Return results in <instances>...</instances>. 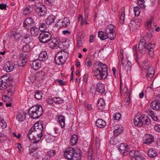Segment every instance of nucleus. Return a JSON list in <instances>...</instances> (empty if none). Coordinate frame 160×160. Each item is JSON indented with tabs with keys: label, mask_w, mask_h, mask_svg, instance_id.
I'll list each match as a JSON object with an SVG mask.
<instances>
[{
	"label": "nucleus",
	"mask_w": 160,
	"mask_h": 160,
	"mask_svg": "<svg viewBox=\"0 0 160 160\" xmlns=\"http://www.w3.org/2000/svg\"><path fill=\"white\" fill-rule=\"evenodd\" d=\"M65 119L64 117L62 115L58 118V122L62 128H63L65 125Z\"/></svg>",
	"instance_id": "32"
},
{
	"label": "nucleus",
	"mask_w": 160,
	"mask_h": 160,
	"mask_svg": "<svg viewBox=\"0 0 160 160\" xmlns=\"http://www.w3.org/2000/svg\"><path fill=\"white\" fill-rule=\"evenodd\" d=\"M53 42H54L55 48H57L58 47H59V45L60 44L61 41L58 38H54L53 40H52Z\"/></svg>",
	"instance_id": "45"
},
{
	"label": "nucleus",
	"mask_w": 160,
	"mask_h": 160,
	"mask_svg": "<svg viewBox=\"0 0 160 160\" xmlns=\"http://www.w3.org/2000/svg\"><path fill=\"white\" fill-rule=\"evenodd\" d=\"M96 90L98 92L101 94L104 93L105 89L104 84L100 82H99L97 84Z\"/></svg>",
	"instance_id": "22"
},
{
	"label": "nucleus",
	"mask_w": 160,
	"mask_h": 160,
	"mask_svg": "<svg viewBox=\"0 0 160 160\" xmlns=\"http://www.w3.org/2000/svg\"><path fill=\"white\" fill-rule=\"evenodd\" d=\"M78 140V136L76 134L73 135L70 139V143L72 146H74L77 143Z\"/></svg>",
	"instance_id": "37"
},
{
	"label": "nucleus",
	"mask_w": 160,
	"mask_h": 160,
	"mask_svg": "<svg viewBox=\"0 0 160 160\" xmlns=\"http://www.w3.org/2000/svg\"><path fill=\"white\" fill-rule=\"evenodd\" d=\"M52 132L49 133L47 135H45V138L46 141L48 143H51L55 140V134L58 133L59 131H52Z\"/></svg>",
	"instance_id": "8"
},
{
	"label": "nucleus",
	"mask_w": 160,
	"mask_h": 160,
	"mask_svg": "<svg viewBox=\"0 0 160 160\" xmlns=\"http://www.w3.org/2000/svg\"><path fill=\"white\" fill-rule=\"evenodd\" d=\"M151 107L155 110L160 111V102L156 101H153L151 103Z\"/></svg>",
	"instance_id": "24"
},
{
	"label": "nucleus",
	"mask_w": 160,
	"mask_h": 160,
	"mask_svg": "<svg viewBox=\"0 0 160 160\" xmlns=\"http://www.w3.org/2000/svg\"><path fill=\"white\" fill-rule=\"evenodd\" d=\"M72 157V158L70 160H80L81 154L79 153H74Z\"/></svg>",
	"instance_id": "44"
},
{
	"label": "nucleus",
	"mask_w": 160,
	"mask_h": 160,
	"mask_svg": "<svg viewBox=\"0 0 160 160\" xmlns=\"http://www.w3.org/2000/svg\"><path fill=\"white\" fill-rule=\"evenodd\" d=\"M146 44V41L144 39H141L138 44L139 50L142 54L145 53L147 51Z\"/></svg>",
	"instance_id": "14"
},
{
	"label": "nucleus",
	"mask_w": 160,
	"mask_h": 160,
	"mask_svg": "<svg viewBox=\"0 0 160 160\" xmlns=\"http://www.w3.org/2000/svg\"><path fill=\"white\" fill-rule=\"evenodd\" d=\"M28 61V59L25 55L22 53H20L19 55V60L18 61V64L20 67L24 66Z\"/></svg>",
	"instance_id": "12"
},
{
	"label": "nucleus",
	"mask_w": 160,
	"mask_h": 160,
	"mask_svg": "<svg viewBox=\"0 0 160 160\" xmlns=\"http://www.w3.org/2000/svg\"><path fill=\"white\" fill-rule=\"evenodd\" d=\"M10 85L8 84L7 82H4L0 79V90H4Z\"/></svg>",
	"instance_id": "33"
},
{
	"label": "nucleus",
	"mask_w": 160,
	"mask_h": 160,
	"mask_svg": "<svg viewBox=\"0 0 160 160\" xmlns=\"http://www.w3.org/2000/svg\"><path fill=\"white\" fill-rule=\"evenodd\" d=\"M32 8L30 6L26 7L23 12V13L24 15H26L30 13L32 11Z\"/></svg>",
	"instance_id": "40"
},
{
	"label": "nucleus",
	"mask_w": 160,
	"mask_h": 160,
	"mask_svg": "<svg viewBox=\"0 0 160 160\" xmlns=\"http://www.w3.org/2000/svg\"><path fill=\"white\" fill-rule=\"evenodd\" d=\"M53 37L52 38H51L50 39V40H49V41L48 42H49V43H48L49 46L50 48L52 49L55 48V46L54 42H53Z\"/></svg>",
	"instance_id": "55"
},
{
	"label": "nucleus",
	"mask_w": 160,
	"mask_h": 160,
	"mask_svg": "<svg viewBox=\"0 0 160 160\" xmlns=\"http://www.w3.org/2000/svg\"><path fill=\"white\" fill-rule=\"evenodd\" d=\"M26 114L23 113H19L17 115V119L19 121L22 122L25 119Z\"/></svg>",
	"instance_id": "39"
},
{
	"label": "nucleus",
	"mask_w": 160,
	"mask_h": 160,
	"mask_svg": "<svg viewBox=\"0 0 160 160\" xmlns=\"http://www.w3.org/2000/svg\"><path fill=\"white\" fill-rule=\"evenodd\" d=\"M55 19V18L53 16H49L46 20V23L47 25H50L53 23Z\"/></svg>",
	"instance_id": "38"
},
{
	"label": "nucleus",
	"mask_w": 160,
	"mask_h": 160,
	"mask_svg": "<svg viewBox=\"0 0 160 160\" xmlns=\"http://www.w3.org/2000/svg\"><path fill=\"white\" fill-rule=\"evenodd\" d=\"M47 26L45 23H41L40 24L39 28L41 31H44L46 29Z\"/></svg>",
	"instance_id": "59"
},
{
	"label": "nucleus",
	"mask_w": 160,
	"mask_h": 160,
	"mask_svg": "<svg viewBox=\"0 0 160 160\" xmlns=\"http://www.w3.org/2000/svg\"><path fill=\"white\" fill-rule=\"evenodd\" d=\"M96 125L99 128H104L106 125L105 121L101 119H98L96 122Z\"/></svg>",
	"instance_id": "25"
},
{
	"label": "nucleus",
	"mask_w": 160,
	"mask_h": 160,
	"mask_svg": "<svg viewBox=\"0 0 160 160\" xmlns=\"http://www.w3.org/2000/svg\"><path fill=\"white\" fill-rule=\"evenodd\" d=\"M30 32L31 34L33 36H36L38 35L39 32V30L36 27H32L31 28Z\"/></svg>",
	"instance_id": "34"
},
{
	"label": "nucleus",
	"mask_w": 160,
	"mask_h": 160,
	"mask_svg": "<svg viewBox=\"0 0 160 160\" xmlns=\"http://www.w3.org/2000/svg\"><path fill=\"white\" fill-rule=\"evenodd\" d=\"M0 79L4 82H7L8 84L11 85V81L9 74H6L2 76Z\"/></svg>",
	"instance_id": "31"
},
{
	"label": "nucleus",
	"mask_w": 160,
	"mask_h": 160,
	"mask_svg": "<svg viewBox=\"0 0 160 160\" xmlns=\"http://www.w3.org/2000/svg\"><path fill=\"white\" fill-rule=\"evenodd\" d=\"M36 135V131H29L27 136L29 140L32 141L33 137Z\"/></svg>",
	"instance_id": "30"
},
{
	"label": "nucleus",
	"mask_w": 160,
	"mask_h": 160,
	"mask_svg": "<svg viewBox=\"0 0 160 160\" xmlns=\"http://www.w3.org/2000/svg\"><path fill=\"white\" fill-rule=\"evenodd\" d=\"M154 140V137L150 134H146L143 138V143L149 145L151 144Z\"/></svg>",
	"instance_id": "11"
},
{
	"label": "nucleus",
	"mask_w": 160,
	"mask_h": 160,
	"mask_svg": "<svg viewBox=\"0 0 160 160\" xmlns=\"http://www.w3.org/2000/svg\"><path fill=\"white\" fill-rule=\"evenodd\" d=\"M93 150L92 147L91 146L89 148L88 152V160H93L92 157Z\"/></svg>",
	"instance_id": "41"
},
{
	"label": "nucleus",
	"mask_w": 160,
	"mask_h": 160,
	"mask_svg": "<svg viewBox=\"0 0 160 160\" xmlns=\"http://www.w3.org/2000/svg\"><path fill=\"white\" fill-rule=\"evenodd\" d=\"M155 47V45L151 43H149L146 47L147 51H148V54L150 56L152 57L154 55L153 48Z\"/></svg>",
	"instance_id": "21"
},
{
	"label": "nucleus",
	"mask_w": 160,
	"mask_h": 160,
	"mask_svg": "<svg viewBox=\"0 0 160 160\" xmlns=\"http://www.w3.org/2000/svg\"><path fill=\"white\" fill-rule=\"evenodd\" d=\"M126 154V155L127 154H129L132 157L131 160L137 159L138 158H144L139 152L135 150L130 151L129 152L128 151V152Z\"/></svg>",
	"instance_id": "6"
},
{
	"label": "nucleus",
	"mask_w": 160,
	"mask_h": 160,
	"mask_svg": "<svg viewBox=\"0 0 160 160\" xmlns=\"http://www.w3.org/2000/svg\"><path fill=\"white\" fill-rule=\"evenodd\" d=\"M140 22L138 19H136L133 21L132 20L131 22L128 24V27L130 30L132 31L137 29L140 25Z\"/></svg>",
	"instance_id": "10"
},
{
	"label": "nucleus",
	"mask_w": 160,
	"mask_h": 160,
	"mask_svg": "<svg viewBox=\"0 0 160 160\" xmlns=\"http://www.w3.org/2000/svg\"><path fill=\"white\" fill-rule=\"evenodd\" d=\"M118 149L120 153L123 154V156H125L126 154L128 152V148L127 145H125L124 143L120 144Z\"/></svg>",
	"instance_id": "17"
},
{
	"label": "nucleus",
	"mask_w": 160,
	"mask_h": 160,
	"mask_svg": "<svg viewBox=\"0 0 160 160\" xmlns=\"http://www.w3.org/2000/svg\"><path fill=\"white\" fill-rule=\"evenodd\" d=\"M52 36L51 34L49 32H44L40 34L38 39L41 42L46 43L50 40Z\"/></svg>",
	"instance_id": "5"
},
{
	"label": "nucleus",
	"mask_w": 160,
	"mask_h": 160,
	"mask_svg": "<svg viewBox=\"0 0 160 160\" xmlns=\"http://www.w3.org/2000/svg\"><path fill=\"white\" fill-rule=\"evenodd\" d=\"M34 25V22L31 18H27L23 23V26L25 28L29 29Z\"/></svg>",
	"instance_id": "15"
},
{
	"label": "nucleus",
	"mask_w": 160,
	"mask_h": 160,
	"mask_svg": "<svg viewBox=\"0 0 160 160\" xmlns=\"http://www.w3.org/2000/svg\"><path fill=\"white\" fill-rule=\"evenodd\" d=\"M85 65L88 67H90L92 65V62L89 59L87 58L85 60Z\"/></svg>",
	"instance_id": "58"
},
{
	"label": "nucleus",
	"mask_w": 160,
	"mask_h": 160,
	"mask_svg": "<svg viewBox=\"0 0 160 160\" xmlns=\"http://www.w3.org/2000/svg\"><path fill=\"white\" fill-rule=\"evenodd\" d=\"M130 99V92H128L127 94L126 97L125 99V101L126 102L129 103Z\"/></svg>",
	"instance_id": "61"
},
{
	"label": "nucleus",
	"mask_w": 160,
	"mask_h": 160,
	"mask_svg": "<svg viewBox=\"0 0 160 160\" xmlns=\"http://www.w3.org/2000/svg\"><path fill=\"white\" fill-rule=\"evenodd\" d=\"M56 153V151L53 150H50L47 152V155L50 157H54Z\"/></svg>",
	"instance_id": "52"
},
{
	"label": "nucleus",
	"mask_w": 160,
	"mask_h": 160,
	"mask_svg": "<svg viewBox=\"0 0 160 160\" xmlns=\"http://www.w3.org/2000/svg\"><path fill=\"white\" fill-rule=\"evenodd\" d=\"M138 3L140 7L142 8H145L144 1L142 0H139L138 1Z\"/></svg>",
	"instance_id": "62"
},
{
	"label": "nucleus",
	"mask_w": 160,
	"mask_h": 160,
	"mask_svg": "<svg viewBox=\"0 0 160 160\" xmlns=\"http://www.w3.org/2000/svg\"><path fill=\"white\" fill-rule=\"evenodd\" d=\"M14 68L13 63L11 62H7L6 65L3 67V69L8 72H9L12 71Z\"/></svg>",
	"instance_id": "23"
},
{
	"label": "nucleus",
	"mask_w": 160,
	"mask_h": 160,
	"mask_svg": "<svg viewBox=\"0 0 160 160\" xmlns=\"http://www.w3.org/2000/svg\"><path fill=\"white\" fill-rule=\"evenodd\" d=\"M128 88L126 86L124 87V89L122 90V89L121 88H120V94H122L123 93H126L128 91Z\"/></svg>",
	"instance_id": "64"
},
{
	"label": "nucleus",
	"mask_w": 160,
	"mask_h": 160,
	"mask_svg": "<svg viewBox=\"0 0 160 160\" xmlns=\"http://www.w3.org/2000/svg\"><path fill=\"white\" fill-rule=\"evenodd\" d=\"M31 68L35 70H38L41 67V61L39 60H36L30 64Z\"/></svg>",
	"instance_id": "19"
},
{
	"label": "nucleus",
	"mask_w": 160,
	"mask_h": 160,
	"mask_svg": "<svg viewBox=\"0 0 160 160\" xmlns=\"http://www.w3.org/2000/svg\"><path fill=\"white\" fill-rule=\"evenodd\" d=\"M113 27L111 25V24H110L108 25L105 30V32H102V31H100L98 32V37L100 38L101 40H103L107 38H109L111 40H113L115 37V35H113L112 36H110V34L109 35L107 34H109V32L110 30H112Z\"/></svg>",
	"instance_id": "4"
},
{
	"label": "nucleus",
	"mask_w": 160,
	"mask_h": 160,
	"mask_svg": "<svg viewBox=\"0 0 160 160\" xmlns=\"http://www.w3.org/2000/svg\"><path fill=\"white\" fill-rule=\"evenodd\" d=\"M75 152V149L72 147H69L67 148L64 152V156L68 159L70 160L72 158Z\"/></svg>",
	"instance_id": "7"
},
{
	"label": "nucleus",
	"mask_w": 160,
	"mask_h": 160,
	"mask_svg": "<svg viewBox=\"0 0 160 160\" xmlns=\"http://www.w3.org/2000/svg\"><path fill=\"white\" fill-rule=\"evenodd\" d=\"M21 37V34L19 32H15L11 35V37L12 38H14L15 41H18Z\"/></svg>",
	"instance_id": "43"
},
{
	"label": "nucleus",
	"mask_w": 160,
	"mask_h": 160,
	"mask_svg": "<svg viewBox=\"0 0 160 160\" xmlns=\"http://www.w3.org/2000/svg\"><path fill=\"white\" fill-rule=\"evenodd\" d=\"M70 22L68 18H64L62 20H60L57 23L60 27H66L70 25Z\"/></svg>",
	"instance_id": "13"
},
{
	"label": "nucleus",
	"mask_w": 160,
	"mask_h": 160,
	"mask_svg": "<svg viewBox=\"0 0 160 160\" xmlns=\"http://www.w3.org/2000/svg\"><path fill=\"white\" fill-rule=\"evenodd\" d=\"M48 56L47 52L45 51L41 52L39 56V59L40 61H44L48 59Z\"/></svg>",
	"instance_id": "28"
},
{
	"label": "nucleus",
	"mask_w": 160,
	"mask_h": 160,
	"mask_svg": "<svg viewBox=\"0 0 160 160\" xmlns=\"http://www.w3.org/2000/svg\"><path fill=\"white\" fill-rule=\"evenodd\" d=\"M122 64V65L125 68V69L127 71H130L131 70L132 65L130 61H127L126 64L124 65V62H123L124 56L123 55L121 56Z\"/></svg>",
	"instance_id": "18"
},
{
	"label": "nucleus",
	"mask_w": 160,
	"mask_h": 160,
	"mask_svg": "<svg viewBox=\"0 0 160 160\" xmlns=\"http://www.w3.org/2000/svg\"><path fill=\"white\" fill-rule=\"evenodd\" d=\"M29 116L32 119H37L41 117L43 113L42 106L37 104L31 107L28 110Z\"/></svg>",
	"instance_id": "2"
},
{
	"label": "nucleus",
	"mask_w": 160,
	"mask_h": 160,
	"mask_svg": "<svg viewBox=\"0 0 160 160\" xmlns=\"http://www.w3.org/2000/svg\"><path fill=\"white\" fill-rule=\"evenodd\" d=\"M53 101L57 104H61L63 102V100L58 97H54L52 98Z\"/></svg>",
	"instance_id": "46"
},
{
	"label": "nucleus",
	"mask_w": 160,
	"mask_h": 160,
	"mask_svg": "<svg viewBox=\"0 0 160 160\" xmlns=\"http://www.w3.org/2000/svg\"><path fill=\"white\" fill-rule=\"evenodd\" d=\"M43 131H41V132L39 134L37 132V135L35 136L33 139V142L32 143H35L36 144L41 139V138L43 136Z\"/></svg>",
	"instance_id": "26"
},
{
	"label": "nucleus",
	"mask_w": 160,
	"mask_h": 160,
	"mask_svg": "<svg viewBox=\"0 0 160 160\" xmlns=\"http://www.w3.org/2000/svg\"><path fill=\"white\" fill-rule=\"evenodd\" d=\"M122 131H113V133L115 137L118 136L121 133H122Z\"/></svg>",
	"instance_id": "63"
},
{
	"label": "nucleus",
	"mask_w": 160,
	"mask_h": 160,
	"mask_svg": "<svg viewBox=\"0 0 160 160\" xmlns=\"http://www.w3.org/2000/svg\"><path fill=\"white\" fill-rule=\"evenodd\" d=\"M68 57V53L65 51L58 52L55 58L56 64L60 65L64 63Z\"/></svg>",
	"instance_id": "3"
},
{
	"label": "nucleus",
	"mask_w": 160,
	"mask_h": 160,
	"mask_svg": "<svg viewBox=\"0 0 160 160\" xmlns=\"http://www.w3.org/2000/svg\"><path fill=\"white\" fill-rule=\"evenodd\" d=\"M105 105L104 100L102 98L99 99L98 102V106L99 108L103 107Z\"/></svg>",
	"instance_id": "51"
},
{
	"label": "nucleus",
	"mask_w": 160,
	"mask_h": 160,
	"mask_svg": "<svg viewBox=\"0 0 160 160\" xmlns=\"http://www.w3.org/2000/svg\"><path fill=\"white\" fill-rule=\"evenodd\" d=\"M134 11L135 15L138 16L140 14V9L139 7L138 6L135 7L134 8Z\"/></svg>",
	"instance_id": "53"
},
{
	"label": "nucleus",
	"mask_w": 160,
	"mask_h": 160,
	"mask_svg": "<svg viewBox=\"0 0 160 160\" xmlns=\"http://www.w3.org/2000/svg\"><path fill=\"white\" fill-rule=\"evenodd\" d=\"M29 154L31 156H34L35 153L37 152H35L37 149L36 144L35 143H32L29 146Z\"/></svg>",
	"instance_id": "20"
},
{
	"label": "nucleus",
	"mask_w": 160,
	"mask_h": 160,
	"mask_svg": "<svg viewBox=\"0 0 160 160\" xmlns=\"http://www.w3.org/2000/svg\"><path fill=\"white\" fill-rule=\"evenodd\" d=\"M22 51L24 52H27L30 50L29 45L28 44L24 45L22 48Z\"/></svg>",
	"instance_id": "56"
},
{
	"label": "nucleus",
	"mask_w": 160,
	"mask_h": 160,
	"mask_svg": "<svg viewBox=\"0 0 160 160\" xmlns=\"http://www.w3.org/2000/svg\"><path fill=\"white\" fill-rule=\"evenodd\" d=\"M142 66L145 70H147L150 66L149 62L145 60L142 64Z\"/></svg>",
	"instance_id": "54"
},
{
	"label": "nucleus",
	"mask_w": 160,
	"mask_h": 160,
	"mask_svg": "<svg viewBox=\"0 0 160 160\" xmlns=\"http://www.w3.org/2000/svg\"><path fill=\"white\" fill-rule=\"evenodd\" d=\"M125 11L123 9L119 12V16L120 18V23L121 24H123L124 23L125 18Z\"/></svg>",
	"instance_id": "36"
},
{
	"label": "nucleus",
	"mask_w": 160,
	"mask_h": 160,
	"mask_svg": "<svg viewBox=\"0 0 160 160\" xmlns=\"http://www.w3.org/2000/svg\"><path fill=\"white\" fill-rule=\"evenodd\" d=\"M111 25L112 26V27H113V29H112V30H110V32H109V35L110 34V36H111V37H112V35H115V37H114L113 39V40L115 39V38L116 37V33H115L114 32H115V29H114V26L111 24ZM108 35H109V34H108Z\"/></svg>",
	"instance_id": "57"
},
{
	"label": "nucleus",
	"mask_w": 160,
	"mask_h": 160,
	"mask_svg": "<svg viewBox=\"0 0 160 160\" xmlns=\"http://www.w3.org/2000/svg\"><path fill=\"white\" fill-rule=\"evenodd\" d=\"M43 130V128L42 124L37 122L32 127L30 130Z\"/></svg>",
	"instance_id": "27"
},
{
	"label": "nucleus",
	"mask_w": 160,
	"mask_h": 160,
	"mask_svg": "<svg viewBox=\"0 0 160 160\" xmlns=\"http://www.w3.org/2000/svg\"><path fill=\"white\" fill-rule=\"evenodd\" d=\"M15 89L14 87H12L6 91V94L9 96H12L14 93Z\"/></svg>",
	"instance_id": "42"
},
{
	"label": "nucleus",
	"mask_w": 160,
	"mask_h": 160,
	"mask_svg": "<svg viewBox=\"0 0 160 160\" xmlns=\"http://www.w3.org/2000/svg\"><path fill=\"white\" fill-rule=\"evenodd\" d=\"M11 96H9L8 95H4L2 96V99L5 102H9L11 101V99L10 98Z\"/></svg>",
	"instance_id": "49"
},
{
	"label": "nucleus",
	"mask_w": 160,
	"mask_h": 160,
	"mask_svg": "<svg viewBox=\"0 0 160 160\" xmlns=\"http://www.w3.org/2000/svg\"><path fill=\"white\" fill-rule=\"evenodd\" d=\"M148 155L152 158H153L158 155L157 151L152 149H150L148 150Z\"/></svg>",
	"instance_id": "35"
},
{
	"label": "nucleus",
	"mask_w": 160,
	"mask_h": 160,
	"mask_svg": "<svg viewBox=\"0 0 160 160\" xmlns=\"http://www.w3.org/2000/svg\"><path fill=\"white\" fill-rule=\"evenodd\" d=\"M147 70L148 71L147 73V77L150 78H152L155 73V71L154 68L152 67L149 66Z\"/></svg>",
	"instance_id": "29"
},
{
	"label": "nucleus",
	"mask_w": 160,
	"mask_h": 160,
	"mask_svg": "<svg viewBox=\"0 0 160 160\" xmlns=\"http://www.w3.org/2000/svg\"><path fill=\"white\" fill-rule=\"evenodd\" d=\"M42 97V93L39 91H37L35 92V98L37 100H40Z\"/></svg>",
	"instance_id": "47"
},
{
	"label": "nucleus",
	"mask_w": 160,
	"mask_h": 160,
	"mask_svg": "<svg viewBox=\"0 0 160 160\" xmlns=\"http://www.w3.org/2000/svg\"><path fill=\"white\" fill-rule=\"evenodd\" d=\"M7 126V123L3 119H1L0 121V128L2 129H4Z\"/></svg>",
	"instance_id": "50"
},
{
	"label": "nucleus",
	"mask_w": 160,
	"mask_h": 160,
	"mask_svg": "<svg viewBox=\"0 0 160 160\" xmlns=\"http://www.w3.org/2000/svg\"><path fill=\"white\" fill-rule=\"evenodd\" d=\"M113 118L115 120H119L121 117V114L120 113H116L113 115Z\"/></svg>",
	"instance_id": "60"
},
{
	"label": "nucleus",
	"mask_w": 160,
	"mask_h": 160,
	"mask_svg": "<svg viewBox=\"0 0 160 160\" xmlns=\"http://www.w3.org/2000/svg\"><path fill=\"white\" fill-rule=\"evenodd\" d=\"M95 70H93L94 76L98 79H105L108 75V69L106 65L101 62H99L96 66Z\"/></svg>",
	"instance_id": "1"
},
{
	"label": "nucleus",
	"mask_w": 160,
	"mask_h": 160,
	"mask_svg": "<svg viewBox=\"0 0 160 160\" xmlns=\"http://www.w3.org/2000/svg\"><path fill=\"white\" fill-rule=\"evenodd\" d=\"M152 23V20H151L150 21H148L146 23V25L147 26L148 28L149 29V30L151 32V31L153 32L154 31V28L151 27V25Z\"/></svg>",
	"instance_id": "48"
},
{
	"label": "nucleus",
	"mask_w": 160,
	"mask_h": 160,
	"mask_svg": "<svg viewBox=\"0 0 160 160\" xmlns=\"http://www.w3.org/2000/svg\"><path fill=\"white\" fill-rule=\"evenodd\" d=\"M144 116L142 115L141 116H137L135 117L134 118V123L135 125L138 127H141L143 124V120H144Z\"/></svg>",
	"instance_id": "9"
},
{
	"label": "nucleus",
	"mask_w": 160,
	"mask_h": 160,
	"mask_svg": "<svg viewBox=\"0 0 160 160\" xmlns=\"http://www.w3.org/2000/svg\"><path fill=\"white\" fill-rule=\"evenodd\" d=\"M36 11L38 15L41 17L46 15L47 13L46 9L43 6L37 7L36 9Z\"/></svg>",
	"instance_id": "16"
}]
</instances>
